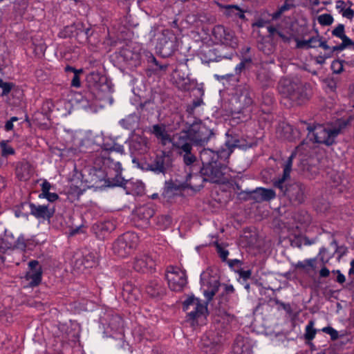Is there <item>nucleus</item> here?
I'll list each match as a JSON object with an SVG mask.
<instances>
[{"mask_svg":"<svg viewBox=\"0 0 354 354\" xmlns=\"http://www.w3.org/2000/svg\"><path fill=\"white\" fill-rule=\"evenodd\" d=\"M155 266V262L151 257L147 254H142L136 258L133 268L138 272H145L152 270Z\"/></svg>","mask_w":354,"mask_h":354,"instance_id":"obj_20","label":"nucleus"},{"mask_svg":"<svg viewBox=\"0 0 354 354\" xmlns=\"http://www.w3.org/2000/svg\"><path fill=\"white\" fill-rule=\"evenodd\" d=\"M97 263V257L92 252H88L84 255L82 258L78 259L75 261V266L80 269L81 267L84 268H89L95 266Z\"/></svg>","mask_w":354,"mask_h":354,"instance_id":"obj_31","label":"nucleus"},{"mask_svg":"<svg viewBox=\"0 0 354 354\" xmlns=\"http://www.w3.org/2000/svg\"><path fill=\"white\" fill-rule=\"evenodd\" d=\"M122 295L129 302L138 299L139 292L137 288L133 286L130 283H127L123 286Z\"/></svg>","mask_w":354,"mask_h":354,"instance_id":"obj_33","label":"nucleus"},{"mask_svg":"<svg viewBox=\"0 0 354 354\" xmlns=\"http://www.w3.org/2000/svg\"><path fill=\"white\" fill-rule=\"evenodd\" d=\"M294 7V5L290 3V0H286L284 3L280 6L277 10H276L274 12H273L271 15L272 19H279L281 15L284 13L285 12L290 10L292 8Z\"/></svg>","mask_w":354,"mask_h":354,"instance_id":"obj_39","label":"nucleus"},{"mask_svg":"<svg viewBox=\"0 0 354 354\" xmlns=\"http://www.w3.org/2000/svg\"><path fill=\"white\" fill-rule=\"evenodd\" d=\"M154 210L149 206H142L136 209L134 214V220L140 221L142 226H147L149 224L150 218L153 216Z\"/></svg>","mask_w":354,"mask_h":354,"instance_id":"obj_23","label":"nucleus"},{"mask_svg":"<svg viewBox=\"0 0 354 354\" xmlns=\"http://www.w3.org/2000/svg\"><path fill=\"white\" fill-rule=\"evenodd\" d=\"M41 192L39 194V198H41L46 194L50 192V189L51 188V185L48 181L45 180L41 183Z\"/></svg>","mask_w":354,"mask_h":354,"instance_id":"obj_53","label":"nucleus"},{"mask_svg":"<svg viewBox=\"0 0 354 354\" xmlns=\"http://www.w3.org/2000/svg\"><path fill=\"white\" fill-rule=\"evenodd\" d=\"M227 170L228 169L226 165L218 162L202 167L201 174L203 178V180L214 183H223L226 180L225 176Z\"/></svg>","mask_w":354,"mask_h":354,"instance_id":"obj_9","label":"nucleus"},{"mask_svg":"<svg viewBox=\"0 0 354 354\" xmlns=\"http://www.w3.org/2000/svg\"><path fill=\"white\" fill-rule=\"evenodd\" d=\"M315 262L316 260L315 259H306L303 261H298L295 267L296 268L301 269L306 273H308L310 270L315 269Z\"/></svg>","mask_w":354,"mask_h":354,"instance_id":"obj_36","label":"nucleus"},{"mask_svg":"<svg viewBox=\"0 0 354 354\" xmlns=\"http://www.w3.org/2000/svg\"><path fill=\"white\" fill-rule=\"evenodd\" d=\"M223 286H224V292L225 294L230 295L234 292V288L232 285L223 284Z\"/></svg>","mask_w":354,"mask_h":354,"instance_id":"obj_64","label":"nucleus"},{"mask_svg":"<svg viewBox=\"0 0 354 354\" xmlns=\"http://www.w3.org/2000/svg\"><path fill=\"white\" fill-rule=\"evenodd\" d=\"M285 195L294 205H299L305 201V187L299 183L289 185L286 190Z\"/></svg>","mask_w":354,"mask_h":354,"instance_id":"obj_15","label":"nucleus"},{"mask_svg":"<svg viewBox=\"0 0 354 354\" xmlns=\"http://www.w3.org/2000/svg\"><path fill=\"white\" fill-rule=\"evenodd\" d=\"M232 55H218V50L216 48L206 47L201 51V58L203 62L209 63L211 62H219L222 58L231 59Z\"/></svg>","mask_w":354,"mask_h":354,"instance_id":"obj_24","label":"nucleus"},{"mask_svg":"<svg viewBox=\"0 0 354 354\" xmlns=\"http://www.w3.org/2000/svg\"><path fill=\"white\" fill-rule=\"evenodd\" d=\"M342 41V44H344V46L347 48L350 46H352L354 47V42L352 39L348 38L346 35H344L342 37L340 38Z\"/></svg>","mask_w":354,"mask_h":354,"instance_id":"obj_59","label":"nucleus"},{"mask_svg":"<svg viewBox=\"0 0 354 354\" xmlns=\"http://www.w3.org/2000/svg\"><path fill=\"white\" fill-rule=\"evenodd\" d=\"M82 72H77L74 73L73 77L71 80V86L75 88H79L81 86L80 79L79 74Z\"/></svg>","mask_w":354,"mask_h":354,"instance_id":"obj_56","label":"nucleus"},{"mask_svg":"<svg viewBox=\"0 0 354 354\" xmlns=\"http://www.w3.org/2000/svg\"><path fill=\"white\" fill-rule=\"evenodd\" d=\"M189 132L193 145L199 147L207 145L214 136L212 130L201 122L193 124L189 128Z\"/></svg>","mask_w":354,"mask_h":354,"instance_id":"obj_8","label":"nucleus"},{"mask_svg":"<svg viewBox=\"0 0 354 354\" xmlns=\"http://www.w3.org/2000/svg\"><path fill=\"white\" fill-rule=\"evenodd\" d=\"M294 218L300 223V226L297 225V228H304L310 223V216L306 212L297 214L295 215Z\"/></svg>","mask_w":354,"mask_h":354,"instance_id":"obj_42","label":"nucleus"},{"mask_svg":"<svg viewBox=\"0 0 354 354\" xmlns=\"http://www.w3.org/2000/svg\"><path fill=\"white\" fill-rule=\"evenodd\" d=\"M152 133L160 140L162 145H166L170 143L171 138L166 130V127L164 124H154L152 127Z\"/></svg>","mask_w":354,"mask_h":354,"instance_id":"obj_30","label":"nucleus"},{"mask_svg":"<svg viewBox=\"0 0 354 354\" xmlns=\"http://www.w3.org/2000/svg\"><path fill=\"white\" fill-rule=\"evenodd\" d=\"M26 246V239L24 235L21 234L16 240L9 241V245H7V248H17L25 250Z\"/></svg>","mask_w":354,"mask_h":354,"instance_id":"obj_38","label":"nucleus"},{"mask_svg":"<svg viewBox=\"0 0 354 354\" xmlns=\"http://www.w3.org/2000/svg\"><path fill=\"white\" fill-rule=\"evenodd\" d=\"M169 288L176 292L181 291L187 283L185 271L174 266H169L165 274Z\"/></svg>","mask_w":354,"mask_h":354,"instance_id":"obj_10","label":"nucleus"},{"mask_svg":"<svg viewBox=\"0 0 354 354\" xmlns=\"http://www.w3.org/2000/svg\"><path fill=\"white\" fill-rule=\"evenodd\" d=\"M331 57H332V53H330V52L325 53L323 55H319L315 57V62L317 64L322 65L325 63L326 59L330 58Z\"/></svg>","mask_w":354,"mask_h":354,"instance_id":"obj_55","label":"nucleus"},{"mask_svg":"<svg viewBox=\"0 0 354 354\" xmlns=\"http://www.w3.org/2000/svg\"><path fill=\"white\" fill-rule=\"evenodd\" d=\"M268 32H269V35L272 38L274 37L275 35H277V32L279 30H277L275 27L272 26H269L267 27Z\"/></svg>","mask_w":354,"mask_h":354,"instance_id":"obj_63","label":"nucleus"},{"mask_svg":"<svg viewBox=\"0 0 354 354\" xmlns=\"http://www.w3.org/2000/svg\"><path fill=\"white\" fill-rule=\"evenodd\" d=\"M30 214L38 219L50 220L55 214V208L49 205L30 203Z\"/></svg>","mask_w":354,"mask_h":354,"instance_id":"obj_19","label":"nucleus"},{"mask_svg":"<svg viewBox=\"0 0 354 354\" xmlns=\"http://www.w3.org/2000/svg\"><path fill=\"white\" fill-rule=\"evenodd\" d=\"M253 195L252 198L257 203L263 201H269L274 199L276 196L275 192L272 189H266L263 187H257L252 190Z\"/></svg>","mask_w":354,"mask_h":354,"instance_id":"obj_25","label":"nucleus"},{"mask_svg":"<svg viewBox=\"0 0 354 354\" xmlns=\"http://www.w3.org/2000/svg\"><path fill=\"white\" fill-rule=\"evenodd\" d=\"M317 21L322 26H330L333 22V18L330 14H322L318 17Z\"/></svg>","mask_w":354,"mask_h":354,"instance_id":"obj_46","label":"nucleus"},{"mask_svg":"<svg viewBox=\"0 0 354 354\" xmlns=\"http://www.w3.org/2000/svg\"><path fill=\"white\" fill-rule=\"evenodd\" d=\"M178 48V39L170 30H163L158 39L156 49L165 57L171 55Z\"/></svg>","mask_w":354,"mask_h":354,"instance_id":"obj_7","label":"nucleus"},{"mask_svg":"<svg viewBox=\"0 0 354 354\" xmlns=\"http://www.w3.org/2000/svg\"><path fill=\"white\" fill-rule=\"evenodd\" d=\"M170 143L172 144L175 149L178 150V152L192 148L193 144L189 136V129L174 134L171 137Z\"/></svg>","mask_w":354,"mask_h":354,"instance_id":"obj_17","label":"nucleus"},{"mask_svg":"<svg viewBox=\"0 0 354 354\" xmlns=\"http://www.w3.org/2000/svg\"><path fill=\"white\" fill-rule=\"evenodd\" d=\"M216 251L218 254L219 257L223 261H227V257L229 255L228 250L223 248L220 244L216 243Z\"/></svg>","mask_w":354,"mask_h":354,"instance_id":"obj_49","label":"nucleus"},{"mask_svg":"<svg viewBox=\"0 0 354 354\" xmlns=\"http://www.w3.org/2000/svg\"><path fill=\"white\" fill-rule=\"evenodd\" d=\"M146 292L151 297L159 298L165 294V289L160 279H154L147 285Z\"/></svg>","mask_w":354,"mask_h":354,"instance_id":"obj_26","label":"nucleus"},{"mask_svg":"<svg viewBox=\"0 0 354 354\" xmlns=\"http://www.w3.org/2000/svg\"><path fill=\"white\" fill-rule=\"evenodd\" d=\"M332 35L338 38L342 37L344 33V26L343 24H339L333 31Z\"/></svg>","mask_w":354,"mask_h":354,"instance_id":"obj_52","label":"nucleus"},{"mask_svg":"<svg viewBox=\"0 0 354 354\" xmlns=\"http://www.w3.org/2000/svg\"><path fill=\"white\" fill-rule=\"evenodd\" d=\"M223 346V338L214 334L205 335L201 339V348L207 354H216Z\"/></svg>","mask_w":354,"mask_h":354,"instance_id":"obj_14","label":"nucleus"},{"mask_svg":"<svg viewBox=\"0 0 354 354\" xmlns=\"http://www.w3.org/2000/svg\"><path fill=\"white\" fill-rule=\"evenodd\" d=\"M342 16L348 19H351L354 17V11L351 8H348L343 10Z\"/></svg>","mask_w":354,"mask_h":354,"instance_id":"obj_58","label":"nucleus"},{"mask_svg":"<svg viewBox=\"0 0 354 354\" xmlns=\"http://www.w3.org/2000/svg\"><path fill=\"white\" fill-rule=\"evenodd\" d=\"M258 48L267 55L272 53L274 50V47L272 42L265 39H263L262 41L258 44Z\"/></svg>","mask_w":354,"mask_h":354,"instance_id":"obj_40","label":"nucleus"},{"mask_svg":"<svg viewBox=\"0 0 354 354\" xmlns=\"http://www.w3.org/2000/svg\"><path fill=\"white\" fill-rule=\"evenodd\" d=\"M251 274H252V272L250 270H241L239 272L240 277L245 280L248 279L251 277Z\"/></svg>","mask_w":354,"mask_h":354,"instance_id":"obj_62","label":"nucleus"},{"mask_svg":"<svg viewBox=\"0 0 354 354\" xmlns=\"http://www.w3.org/2000/svg\"><path fill=\"white\" fill-rule=\"evenodd\" d=\"M311 243H312L306 237L297 238L292 242V245H295L299 248H300L303 244L305 245H308Z\"/></svg>","mask_w":354,"mask_h":354,"instance_id":"obj_51","label":"nucleus"},{"mask_svg":"<svg viewBox=\"0 0 354 354\" xmlns=\"http://www.w3.org/2000/svg\"><path fill=\"white\" fill-rule=\"evenodd\" d=\"M220 8L224 10L225 16L232 21L245 19V10L237 5H221Z\"/></svg>","mask_w":354,"mask_h":354,"instance_id":"obj_21","label":"nucleus"},{"mask_svg":"<svg viewBox=\"0 0 354 354\" xmlns=\"http://www.w3.org/2000/svg\"><path fill=\"white\" fill-rule=\"evenodd\" d=\"M33 173L31 165L28 162H21L17 164L15 169L17 178L21 181H26L30 178Z\"/></svg>","mask_w":354,"mask_h":354,"instance_id":"obj_28","label":"nucleus"},{"mask_svg":"<svg viewBox=\"0 0 354 354\" xmlns=\"http://www.w3.org/2000/svg\"><path fill=\"white\" fill-rule=\"evenodd\" d=\"M283 129L286 133H290V135L286 136L285 135V137L288 140H294L299 137L300 132L298 131V129H294L293 127L290 124H286V127H283Z\"/></svg>","mask_w":354,"mask_h":354,"instance_id":"obj_45","label":"nucleus"},{"mask_svg":"<svg viewBox=\"0 0 354 354\" xmlns=\"http://www.w3.org/2000/svg\"><path fill=\"white\" fill-rule=\"evenodd\" d=\"M253 195L252 190L242 191L239 193V198L243 201L252 200V196Z\"/></svg>","mask_w":354,"mask_h":354,"instance_id":"obj_54","label":"nucleus"},{"mask_svg":"<svg viewBox=\"0 0 354 354\" xmlns=\"http://www.w3.org/2000/svg\"><path fill=\"white\" fill-rule=\"evenodd\" d=\"M171 166V156L168 153L161 151L147 165V168L156 174H165Z\"/></svg>","mask_w":354,"mask_h":354,"instance_id":"obj_13","label":"nucleus"},{"mask_svg":"<svg viewBox=\"0 0 354 354\" xmlns=\"http://www.w3.org/2000/svg\"><path fill=\"white\" fill-rule=\"evenodd\" d=\"M102 158L90 159L89 161L93 163L95 169L106 171L108 174L113 176L110 178V183L113 186H124L126 180L122 176V167L120 162L113 154Z\"/></svg>","mask_w":354,"mask_h":354,"instance_id":"obj_2","label":"nucleus"},{"mask_svg":"<svg viewBox=\"0 0 354 354\" xmlns=\"http://www.w3.org/2000/svg\"><path fill=\"white\" fill-rule=\"evenodd\" d=\"M301 124L307 125V130L313 133L316 142L330 146L335 142L337 136L343 133L348 125V121L339 119L332 124H317L314 127L301 121Z\"/></svg>","mask_w":354,"mask_h":354,"instance_id":"obj_1","label":"nucleus"},{"mask_svg":"<svg viewBox=\"0 0 354 354\" xmlns=\"http://www.w3.org/2000/svg\"><path fill=\"white\" fill-rule=\"evenodd\" d=\"M138 242L139 238L136 233L126 232L113 243V251L119 257L124 258L137 247Z\"/></svg>","mask_w":354,"mask_h":354,"instance_id":"obj_5","label":"nucleus"},{"mask_svg":"<svg viewBox=\"0 0 354 354\" xmlns=\"http://www.w3.org/2000/svg\"><path fill=\"white\" fill-rule=\"evenodd\" d=\"M314 325L315 322L310 320L306 326L304 336L305 339L308 341L313 340L315 337L317 330L314 328Z\"/></svg>","mask_w":354,"mask_h":354,"instance_id":"obj_41","label":"nucleus"},{"mask_svg":"<svg viewBox=\"0 0 354 354\" xmlns=\"http://www.w3.org/2000/svg\"><path fill=\"white\" fill-rule=\"evenodd\" d=\"M183 187L181 184H178L172 180L166 181L164 187L163 194L165 196L171 197Z\"/></svg>","mask_w":354,"mask_h":354,"instance_id":"obj_34","label":"nucleus"},{"mask_svg":"<svg viewBox=\"0 0 354 354\" xmlns=\"http://www.w3.org/2000/svg\"><path fill=\"white\" fill-rule=\"evenodd\" d=\"M321 37L317 35L316 37H312L308 40H304L298 44L299 46H302L303 45L308 46L309 48H317L319 46V42H321Z\"/></svg>","mask_w":354,"mask_h":354,"instance_id":"obj_43","label":"nucleus"},{"mask_svg":"<svg viewBox=\"0 0 354 354\" xmlns=\"http://www.w3.org/2000/svg\"><path fill=\"white\" fill-rule=\"evenodd\" d=\"M115 225L110 221L96 223L93 226V230L99 239H103L106 234L114 230Z\"/></svg>","mask_w":354,"mask_h":354,"instance_id":"obj_27","label":"nucleus"},{"mask_svg":"<svg viewBox=\"0 0 354 354\" xmlns=\"http://www.w3.org/2000/svg\"><path fill=\"white\" fill-rule=\"evenodd\" d=\"M183 310L187 313L189 320L194 321L203 315L207 310L206 305L194 297H189L183 302Z\"/></svg>","mask_w":354,"mask_h":354,"instance_id":"obj_12","label":"nucleus"},{"mask_svg":"<svg viewBox=\"0 0 354 354\" xmlns=\"http://www.w3.org/2000/svg\"><path fill=\"white\" fill-rule=\"evenodd\" d=\"M301 145H299L291 153V155L289 156L288 160H286L284 166H283V175L281 178H279L278 180H277L274 183V185L277 187H279L280 189H282L283 186L282 184L284 183L285 180H286L288 178H290V171L292 170V160L296 156L297 151L299 150Z\"/></svg>","mask_w":354,"mask_h":354,"instance_id":"obj_22","label":"nucleus"},{"mask_svg":"<svg viewBox=\"0 0 354 354\" xmlns=\"http://www.w3.org/2000/svg\"><path fill=\"white\" fill-rule=\"evenodd\" d=\"M225 148H222L218 151H212L210 149H203L200 153V158L203 167L218 163V158L227 159L235 148H242L240 140L234 136L227 134V140L225 142Z\"/></svg>","mask_w":354,"mask_h":354,"instance_id":"obj_4","label":"nucleus"},{"mask_svg":"<svg viewBox=\"0 0 354 354\" xmlns=\"http://www.w3.org/2000/svg\"><path fill=\"white\" fill-rule=\"evenodd\" d=\"M113 151H116L122 154L124 153V147L122 145L113 142H104L102 146L98 149L93 151L89 155V160L93 158H103L105 156L113 154Z\"/></svg>","mask_w":354,"mask_h":354,"instance_id":"obj_18","label":"nucleus"},{"mask_svg":"<svg viewBox=\"0 0 354 354\" xmlns=\"http://www.w3.org/2000/svg\"><path fill=\"white\" fill-rule=\"evenodd\" d=\"M138 123V117L136 114H130L120 121V124L126 129H133Z\"/></svg>","mask_w":354,"mask_h":354,"instance_id":"obj_35","label":"nucleus"},{"mask_svg":"<svg viewBox=\"0 0 354 354\" xmlns=\"http://www.w3.org/2000/svg\"><path fill=\"white\" fill-rule=\"evenodd\" d=\"M333 176V174H332L330 176V178L332 180L331 186H337V185H339L341 183L340 176L338 175L337 174H334V176Z\"/></svg>","mask_w":354,"mask_h":354,"instance_id":"obj_60","label":"nucleus"},{"mask_svg":"<svg viewBox=\"0 0 354 354\" xmlns=\"http://www.w3.org/2000/svg\"><path fill=\"white\" fill-rule=\"evenodd\" d=\"M212 35L218 42L228 46L233 49L238 46V38L234 32L222 25H217L213 28Z\"/></svg>","mask_w":354,"mask_h":354,"instance_id":"obj_11","label":"nucleus"},{"mask_svg":"<svg viewBox=\"0 0 354 354\" xmlns=\"http://www.w3.org/2000/svg\"><path fill=\"white\" fill-rule=\"evenodd\" d=\"M257 79L259 84L263 88H268L274 85V81L272 77V73L265 68H261L257 75Z\"/></svg>","mask_w":354,"mask_h":354,"instance_id":"obj_29","label":"nucleus"},{"mask_svg":"<svg viewBox=\"0 0 354 354\" xmlns=\"http://www.w3.org/2000/svg\"><path fill=\"white\" fill-rule=\"evenodd\" d=\"M16 240V239L14 237L12 233L11 232H6L5 237L3 238V241L6 242V246L9 245V241Z\"/></svg>","mask_w":354,"mask_h":354,"instance_id":"obj_61","label":"nucleus"},{"mask_svg":"<svg viewBox=\"0 0 354 354\" xmlns=\"http://www.w3.org/2000/svg\"><path fill=\"white\" fill-rule=\"evenodd\" d=\"M14 84L12 83L5 82L1 79H0V88H1L3 90L1 94L2 96L8 95L10 92Z\"/></svg>","mask_w":354,"mask_h":354,"instance_id":"obj_50","label":"nucleus"},{"mask_svg":"<svg viewBox=\"0 0 354 354\" xmlns=\"http://www.w3.org/2000/svg\"><path fill=\"white\" fill-rule=\"evenodd\" d=\"M322 331L326 334H328L330 336L332 340H336L339 337L338 331L331 326L324 327L322 329Z\"/></svg>","mask_w":354,"mask_h":354,"instance_id":"obj_48","label":"nucleus"},{"mask_svg":"<svg viewBox=\"0 0 354 354\" xmlns=\"http://www.w3.org/2000/svg\"><path fill=\"white\" fill-rule=\"evenodd\" d=\"M40 198H46L49 202H55L59 198V196L56 193L48 192L41 196Z\"/></svg>","mask_w":354,"mask_h":354,"instance_id":"obj_57","label":"nucleus"},{"mask_svg":"<svg viewBox=\"0 0 354 354\" xmlns=\"http://www.w3.org/2000/svg\"><path fill=\"white\" fill-rule=\"evenodd\" d=\"M192 151V147L178 153L183 157V162L187 166L193 165L196 161V156Z\"/></svg>","mask_w":354,"mask_h":354,"instance_id":"obj_37","label":"nucleus"},{"mask_svg":"<svg viewBox=\"0 0 354 354\" xmlns=\"http://www.w3.org/2000/svg\"><path fill=\"white\" fill-rule=\"evenodd\" d=\"M206 274L203 273L201 276V281L204 295L207 301H209L218 292L220 283L215 277H209L206 279Z\"/></svg>","mask_w":354,"mask_h":354,"instance_id":"obj_16","label":"nucleus"},{"mask_svg":"<svg viewBox=\"0 0 354 354\" xmlns=\"http://www.w3.org/2000/svg\"><path fill=\"white\" fill-rule=\"evenodd\" d=\"M0 148L1 150V155L3 156H8L9 155H13L15 153V149L8 145V140H2L0 142Z\"/></svg>","mask_w":354,"mask_h":354,"instance_id":"obj_44","label":"nucleus"},{"mask_svg":"<svg viewBox=\"0 0 354 354\" xmlns=\"http://www.w3.org/2000/svg\"><path fill=\"white\" fill-rule=\"evenodd\" d=\"M278 88L283 98L290 101V106L301 105L308 98L306 86L300 82L283 79Z\"/></svg>","mask_w":354,"mask_h":354,"instance_id":"obj_3","label":"nucleus"},{"mask_svg":"<svg viewBox=\"0 0 354 354\" xmlns=\"http://www.w3.org/2000/svg\"><path fill=\"white\" fill-rule=\"evenodd\" d=\"M253 103L252 91L248 86L240 87L230 100L232 114L243 113Z\"/></svg>","mask_w":354,"mask_h":354,"instance_id":"obj_6","label":"nucleus"},{"mask_svg":"<svg viewBox=\"0 0 354 354\" xmlns=\"http://www.w3.org/2000/svg\"><path fill=\"white\" fill-rule=\"evenodd\" d=\"M330 68L334 73L340 74L344 70L343 62L334 60L331 64Z\"/></svg>","mask_w":354,"mask_h":354,"instance_id":"obj_47","label":"nucleus"},{"mask_svg":"<svg viewBox=\"0 0 354 354\" xmlns=\"http://www.w3.org/2000/svg\"><path fill=\"white\" fill-rule=\"evenodd\" d=\"M42 269L39 267L37 270H29L25 275V279L28 281L29 287H35L39 285L41 281Z\"/></svg>","mask_w":354,"mask_h":354,"instance_id":"obj_32","label":"nucleus"}]
</instances>
